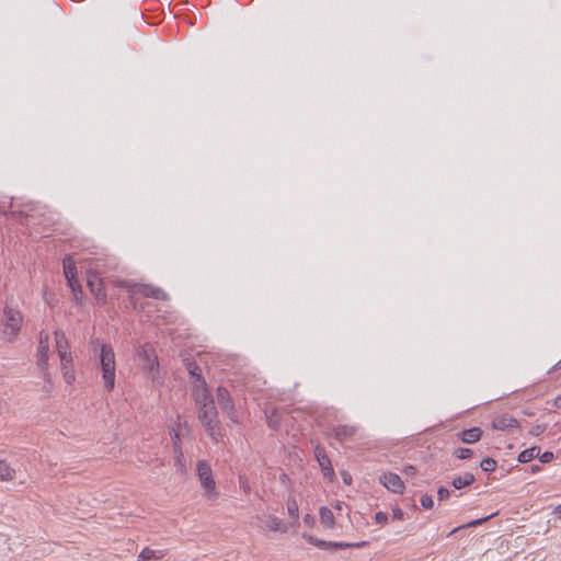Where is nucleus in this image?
I'll list each match as a JSON object with an SVG mask.
<instances>
[{"label": "nucleus", "mask_w": 561, "mask_h": 561, "mask_svg": "<svg viewBox=\"0 0 561 561\" xmlns=\"http://www.w3.org/2000/svg\"><path fill=\"white\" fill-rule=\"evenodd\" d=\"M198 419L213 442L218 443L222 438V432L219 426L218 413L214 404L198 408Z\"/></svg>", "instance_id": "f257e3e1"}, {"label": "nucleus", "mask_w": 561, "mask_h": 561, "mask_svg": "<svg viewBox=\"0 0 561 561\" xmlns=\"http://www.w3.org/2000/svg\"><path fill=\"white\" fill-rule=\"evenodd\" d=\"M101 368H102V378L104 381V388L107 391H112L115 386V354L113 348L110 345L102 344L101 345Z\"/></svg>", "instance_id": "f03ea898"}, {"label": "nucleus", "mask_w": 561, "mask_h": 561, "mask_svg": "<svg viewBox=\"0 0 561 561\" xmlns=\"http://www.w3.org/2000/svg\"><path fill=\"white\" fill-rule=\"evenodd\" d=\"M23 317L22 313L13 309L9 306L4 307L3 310V335L8 342H13L16 340L21 328H22Z\"/></svg>", "instance_id": "7ed1b4c3"}, {"label": "nucleus", "mask_w": 561, "mask_h": 561, "mask_svg": "<svg viewBox=\"0 0 561 561\" xmlns=\"http://www.w3.org/2000/svg\"><path fill=\"white\" fill-rule=\"evenodd\" d=\"M196 471L205 495L209 500H216L219 495L216 490V482L214 480L213 470L206 460H199L196 465Z\"/></svg>", "instance_id": "20e7f679"}, {"label": "nucleus", "mask_w": 561, "mask_h": 561, "mask_svg": "<svg viewBox=\"0 0 561 561\" xmlns=\"http://www.w3.org/2000/svg\"><path fill=\"white\" fill-rule=\"evenodd\" d=\"M103 271L101 270L100 260H96L95 266L90 267L87 273V283L90 288L91 294L101 302H104L106 299V293L103 284V279L101 278V274Z\"/></svg>", "instance_id": "39448f33"}, {"label": "nucleus", "mask_w": 561, "mask_h": 561, "mask_svg": "<svg viewBox=\"0 0 561 561\" xmlns=\"http://www.w3.org/2000/svg\"><path fill=\"white\" fill-rule=\"evenodd\" d=\"M121 285L125 286L128 289L130 295V299L133 300L135 295H141L144 297H151L158 300H167L168 294L159 288L151 285L144 284H129L128 282H122Z\"/></svg>", "instance_id": "423d86ee"}, {"label": "nucleus", "mask_w": 561, "mask_h": 561, "mask_svg": "<svg viewBox=\"0 0 561 561\" xmlns=\"http://www.w3.org/2000/svg\"><path fill=\"white\" fill-rule=\"evenodd\" d=\"M48 352H49V334L45 331H41L38 334V346H37L36 357H37V366L43 371L45 379H47L49 376Z\"/></svg>", "instance_id": "0eeeda50"}, {"label": "nucleus", "mask_w": 561, "mask_h": 561, "mask_svg": "<svg viewBox=\"0 0 561 561\" xmlns=\"http://www.w3.org/2000/svg\"><path fill=\"white\" fill-rule=\"evenodd\" d=\"M139 356L142 360L144 369L150 373L152 379H154V373L158 371L159 362L153 348L149 344L144 345L139 352Z\"/></svg>", "instance_id": "6e6552de"}, {"label": "nucleus", "mask_w": 561, "mask_h": 561, "mask_svg": "<svg viewBox=\"0 0 561 561\" xmlns=\"http://www.w3.org/2000/svg\"><path fill=\"white\" fill-rule=\"evenodd\" d=\"M308 540L310 543L325 549V550H339V549H347V548H360L366 546V541L360 542H342V541H324L313 538L312 536H308Z\"/></svg>", "instance_id": "1a4fd4ad"}, {"label": "nucleus", "mask_w": 561, "mask_h": 561, "mask_svg": "<svg viewBox=\"0 0 561 561\" xmlns=\"http://www.w3.org/2000/svg\"><path fill=\"white\" fill-rule=\"evenodd\" d=\"M192 394L198 408L204 407V404H214V399L210 392L208 391L205 380L194 382Z\"/></svg>", "instance_id": "9d476101"}, {"label": "nucleus", "mask_w": 561, "mask_h": 561, "mask_svg": "<svg viewBox=\"0 0 561 561\" xmlns=\"http://www.w3.org/2000/svg\"><path fill=\"white\" fill-rule=\"evenodd\" d=\"M216 397L221 410L228 415L230 420L236 422L234 404L228 389H226L225 387H218L216 391Z\"/></svg>", "instance_id": "9b49d317"}, {"label": "nucleus", "mask_w": 561, "mask_h": 561, "mask_svg": "<svg viewBox=\"0 0 561 561\" xmlns=\"http://www.w3.org/2000/svg\"><path fill=\"white\" fill-rule=\"evenodd\" d=\"M55 342H56V351L58 353V356L60 358V362L71 363L72 356L69 351V343L66 337V334L61 330L55 331Z\"/></svg>", "instance_id": "f8f14e48"}, {"label": "nucleus", "mask_w": 561, "mask_h": 561, "mask_svg": "<svg viewBox=\"0 0 561 561\" xmlns=\"http://www.w3.org/2000/svg\"><path fill=\"white\" fill-rule=\"evenodd\" d=\"M379 481L385 488H387L389 491L393 493L400 494L404 490V484L397 473H383L382 476H380Z\"/></svg>", "instance_id": "ddd939ff"}, {"label": "nucleus", "mask_w": 561, "mask_h": 561, "mask_svg": "<svg viewBox=\"0 0 561 561\" xmlns=\"http://www.w3.org/2000/svg\"><path fill=\"white\" fill-rule=\"evenodd\" d=\"M357 433V427L354 425H337L330 430L329 436L334 437L339 442L351 439Z\"/></svg>", "instance_id": "4468645a"}, {"label": "nucleus", "mask_w": 561, "mask_h": 561, "mask_svg": "<svg viewBox=\"0 0 561 561\" xmlns=\"http://www.w3.org/2000/svg\"><path fill=\"white\" fill-rule=\"evenodd\" d=\"M314 456L321 467L323 474L328 478H332L334 476V470L331 465V460L328 457L325 449L321 446H317L314 448Z\"/></svg>", "instance_id": "2eb2a0df"}, {"label": "nucleus", "mask_w": 561, "mask_h": 561, "mask_svg": "<svg viewBox=\"0 0 561 561\" xmlns=\"http://www.w3.org/2000/svg\"><path fill=\"white\" fill-rule=\"evenodd\" d=\"M257 519L261 520V523H262L261 527L263 529H267L270 531H280V533H285L287 529L284 522L274 515H264L262 517H257Z\"/></svg>", "instance_id": "dca6fc26"}, {"label": "nucleus", "mask_w": 561, "mask_h": 561, "mask_svg": "<svg viewBox=\"0 0 561 561\" xmlns=\"http://www.w3.org/2000/svg\"><path fill=\"white\" fill-rule=\"evenodd\" d=\"M492 427L496 431H507L518 427V421L510 414H502L493 420Z\"/></svg>", "instance_id": "f3484780"}, {"label": "nucleus", "mask_w": 561, "mask_h": 561, "mask_svg": "<svg viewBox=\"0 0 561 561\" xmlns=\"http://www.w3.org/2000/svg\"><path fill=\"white\" fill-rule=\"evenodd\" d=\"M457 435L462 443L473 444L481 438L482 431L480 427H471L459 432Z\"/></svg>", "instance_id": "a211bd4d"}, {"label": "nucleus", "mask_w": 561, "mask_h": 561, "mask_svg": "<svg viewBox=\"0 0 561 561\" xmlns=\"http://www.w3.org/2000/svg\"><path fill=\"white\" fill-rule=\"evenodd\" d=\"M64 274L67 280H71L73 277H77V267L76 263L71 255H66L62 260Z\"/></svg>", "instance_id": "6ab92c4d"}, {"label": "nucleus", "mask_w": 561, "mask_h": 561, "mask_svg": "<svg viewBox=\"0 0 561 561\" xmlns=\"http://www.w3.org/2000/svg\"><path fill=\"white\" fill-rule=\"evenodd\" d=\"M16 471L5 460H0V481H13L15 479Z\"/></svg>", "instance_id": "aec40b11"}, {"label": "nucleus", "mask_w": 561, "mask_h": 561, "mask_svg": "<svg viewBox=\"0 0 561 561\" xmlns=\"http://www.w3.org/2000/svg\"><path fill=\"white\" fill-rule=\"evenodd\" d=\"M163 557H164V552L162 550H152V549L146 547L139 553L137 561L160 560Z\"/></svg>", "instance_id": "412c9836"}, {"label": "nucleus", "mask_w": 561, "mask_h": 561, "mask_svg": "<svg viewBox=\"0 0 561 561\" xmlns=\"http://www.w3.org/2000/svg\"><path fill=\"white\" fill-rule=\"evenodd\" d=\"M476 480L474 476L470 472H465L461 476H458L453 479L451 484L455 489H462L465 486L470 485Z\"/></svg>", "instance_id": "4be33fe9"}, {"label": "nucleus", "mask_w": 561, "mask_h": 561, "mask_svg": "<svg viewBox=\"0 0 561 561\" xmlns=\"http://www.w3.org/2000/svg\"><path fill=\"white\" fill-rule=\"evenodd\" d=\"M173 448L175 455V465L180 468V470L183 471L185 469V465L183 462V451L180 445V437L178 433H174Z\"/></svg>", "instance_id": "5701e85b"}, {"label": "nucleus", "mask_w": 561, "mask_h": 561, "mask_svg": "<svg viewBox=\"0 0 561 561\" xmlns=\"http://www.w3.org/2000/svg\"><path fill=\"white\" fill-rule=\"evenodd\" d=\"M319 515H320V522L322 525H324L327 528H333L334 515L330 508H328L325 506L320 507Z\"/></svg>", "instance_id": "b1692460"}, {"label": "nucleus", "mask_w": 561, "mask_h": 561, "mask_svg": "<svg viewBox=\"0 0 561 561\" xmlns=\"http://www.w3.org/2000/svg\"><path fill=\"white\" fill-rule=\"evenodd\" d=\"M184 365L187 369V373L195 378L194 382H199V380H204V378L202 377V370L195 362L191 360L190 358H185Z\"/></svg>", "instance_id": "393cba45"}, {"label": "nucleus", "mask_w": 561, "mask_h": 561, "mask_svg": "<svg viewBox=\"0 0 561 561\" xmlns=\"http://www.w3.org/2000/svg\"><path fill=\"white\" fill-rule=\"evenodd\" d=\"M540 454V448L538 446H533L528 449L523 450L518 455V461L519 462H529L533 459L537 458Z\"/></svg>", "instance_id": "a878e982"}, {"label": "nucleus", "mask_w": 561, "mask_h": 561, "mask_svg": "<svg viewBox=\"0 0 561 561\" xmlns=\"http://www.w3.org/2000/svg\"><path fill=\"white\" fill-rule=\"evenodd\" d=\"M60 366H61V373H62V377H64L65 381L68 385H71L76 379L75 370L72 368V362L71 363L60 362Z\"/></svg>", "instance_id": "bb28decb"}, {"label": "nucleus", "mask_w": 561, "mask_h": 561, "mask_svg": "<svg viewBox=\"0 0 561 561\" xmlns=\"http://www.w3.org/2000/svg\"><path fill=\"white\" fill-rule=\"evenodd\" d=\"M480 468L485 472H493L496 469V461L493 458L486 457L481 460Z\"/></svg>", "instance_id": "cd10ccee"}, {"label": "nucleus", "mask_w": 561, "mask_h": 561, "mask_svg": "<svg viewBox=\"0 0 561 561\" xmlns=\"http://www.w3.org/2000/svg\"><path fill=\"white\" fill-rule=\"evenodd\" d=\"M493 516H494V514L489 515V516L483 517V518L474 519V520H472V522L467 523V524H466V525H463V526L456 527V528H454V529L450 531V535H451V534H454V533H456V531H458L460 528L474 527V526L481 525V524H483L484 522L489 520V519H490L491 517H493Z\"/></svg>", "instance_id": "c85d7f7f"}, {"label": "nucleus", "mask_w": 561, "mask_h": 561, "mask_svg": "<svg viewBox=\"0 0 561 561\" xmlns=\"http://www.w3.org/2000/svg\"><path fill=\"white\" fill-rule=\"evenodd\" d=\"M454 455L458 459H468V458H470L473 455V451L471 449H469V448L460 447V448H457L454 451Z\"/></svg>", "instance_id": "c756f323"}, {"label": "nucleus", "mask_w": 561, "mask_h": 561, "mask_svg": "<svg viewBox=\"0 0 561 561\" xmlns=\"http://www.w3.org/2000/svg\"><path fill=\"white\" fill-rule=\"evenodd\" d=\"M547 430V424H536L529 430V435L539 436Z\"/></svg>", "instance_id": "7c9ffc66"}, {"label": "nucleus", "mask_w": 561, "mask_h": 561, "mask_svg": "<svg viewBox=\"0 0 561 561\" xmlns=\"http://www.w3.org/2000/svg\"><path fill=\"white\" fill-rule=\"evenodd\" d=\"M420 502L425 510H431L434 506L433 497L428 494L422 495Z\"/></svg>", "instance_id": "2f4dec72"}, {"label": "nucleus", "mask_w": 561, "mask_h": 561, "mask_svg": "<svg viewBox=\"0 0 561 561\" xmlns=\"http://www.w3.org/2000/svg\"><path fill=\"white\" fill-rule=\"evenodd\" d=\"M288 514L293 517L298 516V504L295 500H288L287 502Z\"/></svg>", "instance_id": "473e14b6"}, {"label": "nucleus", "mask_w": 561, "mask_h": 561, "mask_svg": "<svg viewBox=\"0 0 561 561\" xmlns=\"http://www.w3.org/2000/svg\"><path fill=\"white\" fill-rule=\"evenodd\" d=\"M268 425L276 430L278 427V420L276 417V410H274L270 415H266Z\"/></svg>", "instance_id": "72a5a7b5"}, {"label": "nucleus", "mask_w": 561, "mask_h": 561, "mask_svg": "<svg viewBox=\"0 0 561 561\" xmlns=\"http://www.w3.org/2000/svg\"><path fill=\"white\" fill-rule=\"evenodd\" d=\"M538 457L541 463H548L553 460L554 455L551 451H545L542 455L539 454Z\"/></svg>", "instance_id": "f704fd0d"}, {"label": "nucleus", "mask_w": 561, "mask_h": 561, "mask_svg": "<svg viewBox=\"0 0 561 561\" xmlns=\"http://www.w3.org/2000/svg\"><path fill=\"white\" fill-rule=\"evenodd\" d=\"M375 520L377 524L385 525L388 523V515L383 512H377L375 514Z\"/></svg>", "instance_id": "c9c22d12"}, {"label": "nucleus", "mask_w": 561, "mask_h": 561, "mask_svg": "<svg viewBox=\"0 0 561 561\" xmlns=\"http://www.w3.org/2000/svg\"><path fill=\"white\" fill-rule=\"evenodd\" d=\"M450 495V491L447 488L440 486L437 491V496L439 501H444L448 499Z\"/></svg>", "instance_id": "e433bc0d"}, {"label": "nucleus", "mask_w": 561, "mask_h": 561, "mask_svg": "<svg viewBox=\"0 0 561 561\" xmlns=\"http://www.w3.org/2000/svg\"><path fill=\"white\" fill-rule=\"evenodd\" d=\"M68 286L71 288V291H76L78 289H82L77 277H73L71 280H67Z\"/></svg>", "instance_id": "4c0bfd02"}, {"label": "nucleus", "mask_w": 561, "mask_h": 561, "mask_svg": "<svg viewBox=\"0 0 561 561\" xmlns=\"http://www.w3.org/2000/svg\"><path fill=\"white\" fill-rule=\"evenodd\" d=\"M392 517L393 519L402 520L404 518V513L400 507L392 508Z\"/></svg>", "instance_id": "58836bf2"}, {"label": "nucleus", "mask_w": 561, "mask_h": 561, "mask_svg": "<svg viewBox=\"0 0 561 561\" xmlns=\"http://www.w3.org/2000/svg\"><path fill=\"white\" fill-rule=\"evenodd\" d=\"M72 298H73V300L78 305H81L82 304V299H83V291H82V289H78L76 291H72Z\"/></svg>", "instance_id": "ea45409f"}, {"label": "nucleus", "mask_w": 561, "mask_h": 561, "mask_svg": "<svg viewBox=\"0 0 561 561\" xmlns=\"http://www.w3.org/2000/svg\"><path fill=\"white\" fill-rule=\"evenodd\" d=\"M239 482H240V488L243 489L244 492H247V493L250 492V485L245 479L240 477Z\"/></svg>", "instance_id": "a19ab883"}, {"label": "nucleus", "mask_w": 561, "mask_h": 561, "mask_svg": "<svg viewBox=\"0 0 561 561\" xmlns=\"http://www.w3.org/2000/svg\"><path fill=\"white\" fill-rule=\"evenodd\" d=\"M403 471L405 474L414 476L416 473V468L414 466L409 465L404 467Z\"/></svg>", "instance_id": "79ce46f5"}, {"label": "nucleus", "mask_w": 561, "mask_h": 561, "mask_svg": "<svg viewBox=\"0 0 561 561\" xmlns=\"http://www.w3.org/2000/svg\"><path fill=\"white\" fill-rule=\"evenodd\" d=\"M552 514L556 515L558 518L561 519V504L557 505L553 511H552Z\"/></svg>", "instance_id": "37998d69"}, {"label": "nucleus", "mask_w": 561, "mask_h": 561, "mask_svg": "<svg viewBox=\"0 0 561 561\" xmlns=\"http://www.w3.org/2000/svg\"><path fill=\"white\" fill-rule=\"evenodd\" d=\"M554 407L561 408V394L554 399Z\"/></svg>", "instance_id": "c03bdc74"}, {"label": "nucleus", "mask_w": 561, "mask_h": 561, "mask_svg": "<svg viewBox=\"0 0 561 561\" xmlns=\"http://www.w3.org/2000/svg\"><path fill=\"white\" fill-rule=\"evenodd\" d=\"M539 470H540V466H538V465H533L531 466V472H537Z\"/></svg>", "instance_id": "a18cd8bd"}, {"label": "nucleus", "mask_w": 561, "mask_h": 561, "mask_svg": "<svg viewBox=\"0 0 561 561\" xmlns=\"http://www.w3.org/2000/svg\"><path fill=\"white\" fill-rule=\"evenodd\" d=\"M342 506H343V503L342 502H337L334 507L337 511H342Z\"/></svg>", "instance_id": "49530a36"}, {"label": "nucleus", "mask_w": 561, "mask_h": 561, "mask_svg": "<svg viewBox=\"0 0 561 561\" xmlns=\"http://www.w3.org/2000/svg\"><path fill=\"white\" fill-rule=\"evenodd\" d=\"M111 268H114L115 267V263H114V260H111V262L107 264Z\"/></svg>", "instance_id": "de8ad7c7"}, {"label": "nucleus", "mask_w": 561, "mask_h": 561, "mask_svg": "<svg viewBox=\"0 0 561 561\" xmlns=\"http://www.w3.org/2000/svg\"><path fill=\"white\" fill-rule=\"evenodd\" d=\"M343 480H344V482H345V483H350L351 478H350V477L344 476V477H343Z\"/></svg>", "instance_id": "09e8293b"}, {"label": "nucleus", "mask_w": 561, "mask_h": 561, "mask_svg": "<svg viewBox=\"0 0 561 561\" xmlns=\"http://www.w3.org/2000/svg\"><path fill=\"white\" fill-rule=\"evenodd\" d=\"M309 517H310L309 515H306L305 520L310 522Z\"/></svg>", "instance_id": "8fccbe9b"}, {"label": "nucleus", "mask_w": 561, "mask_h": 561, "mask_svg": "<svg viewBox=\"0 0 561 561\" xmlns=\"http://www.w3.org/2000/svg\"><path fill=\"white\" fill-rule=\"evenodd\" d=\"M309 517H310L309 515H306L305 520L310 522Z\"/></svg>", "instance_id": "3c124183"}, {"label": "nucleus", "mask_w": 561, "mask_h": 561, "mask_svg": "<svg viewBox=\"0 0 561 561\" xmlns=\"http://www.w3.org/2000/svg\"><path fill=\"white\" fill-rule=\"evenodd\" d=\"M561 366V359L557 363L556 367Z\"/></svg>", "instance_id": "603ef678"}]
</instances>
